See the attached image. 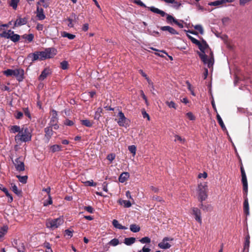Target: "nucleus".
<instances>
[{
	"instance_id": "obj_50",
	"label": "nucleus",
	"mask_w": 252,
	"mask_h": 252,
	"mask_svg": "<svg viewBox=\"0 0 252 252\" xmlns=\"http://www.w3.org/2000/svg\"><path fill=\"white\" fill-rule=\"evenodd\" d=\"M53 203L52 197L49 195L48 199L44 202V206H47L52 204Z\"/></svg>"
},
{
	"instance_id": "obj_1",
	"label": "nucleus",
	"mask_w": 252,
	"mask_h": 252,
	"mask_svg": "<svg viewBox=\"0 0 252 252\" xmlns=\"http://www.w3.org/2000/svg\"><path fill=\"white\" fill-rule=\"evenodd\" d=\"M199 38L202 47L199 49L200 52L197 51V53L204 64H207L209 68L212 67L215 62L213 52L206 41L202 37Z\"/></svg>"
},
{
	"instance_id": "obj_37",
	"label": "nucleus",
	"mask_w": 252,
	"mask_h": 252,
	"mask_svg": "<svg viewBox=\"0 0 252 252\" xmlns=\"http://www.w3.org/2000/svg\"><path fill=\"white\" fill-rule=\"evenodd\" d=\"M23 114L24 113L25 115L28 117L29 119L31 120L32 119L31 115L28 107L23 108Z\"/></svg>"
},
{
	"instance_id": "obj_11",
	"label": "nucleus",
	"mask_w": 252,
	"mask_h": 252,
	"mask_svg": "<svg viewBox=\"0 0 252 252\" xmlns=\"http://www.w3.org/2000/svg\"><path fill=\"white\" fill-rule=\"evenodd\" d=\"M118 116L119 117L117 122L118 125L121 126H126L128 124V120L125 117L124 114L122 111H120Z\"/></svg>"
},
{
	"instance_id": "obj_8",
	"label": "nucleus",
	"mask_w": 252,
	"mask_h": 252,
	"mask_svg": "<svg viewBox=\"0 0 252 252\" xmlns=\"http://www.w3.org/2000/svg\"><path fill=\"white\" fill-rule=\"evenodd\" d=\"M52 115L51 118L49 125L51 126H53L54 129H58L59 127V126L58 125V113H57V112L55 110H52Z\"/></svg>"
},
{
	"instance_id": "obj_33",
	"label": "nucleus",
	"mask_w": 252,
	"mask_h": 252,
	"mask_svg": "<svg viewBox=\"0 0 252 252\" xmlns=\"http://www.w3.org/2000/svg\"><path fill=\"white\" fill-rule=\"evenodd\" d=\"M130 230L133 232H137L140 231V227L135 224H132L130 225Z\"/></svg>"
},
{
	"instance_id": "obj_32",
	"label": "nucleus",
	"mask_w": 252,
	"mask_h": 252,
	"mask_svg": "<svg viewBox=\"0 0 252 252\" xmlns=\"http://www.w3.org/2000/svg\"><path fill=\"white\" fill-rule=\"evenodd\" d=\"M17 178L18 179L19 182H20L22 184H25L27 183V180H28V177L27 175H25V176H22L20 175H17Z\"/></svg>"
},
{
	"instance_id": "obj_10",
	"label": "nucleus",
	"mask_w": 252,
	"mask_h": 252,
	"mask_svg": "<svg viewBox=\"0 0 252 252\" xmlns=\"http://www.w3.org/2000/svg\"><path fill=\"white\" fill-rule=\"evenodd\" d=\"M0 36L7 39L10 38L14 42H16V34L14 33V32L11 30L2 32L0 33Z\"/></svg>"
},
{
	"instance_id": "obj_31",
	"label": "nucleus",
	"mask_w": 252,
	"mask_h": 252,
	"mask_svg": "<svg viewBox=\"0 0 252 252\" xmlns=\"http://www.w3.org/2000/svg\"><path fill=\"white\" fill-rule=\"evenodd\" d=\"M81 124L88 127H91L93 126V122L89 120H81Z\"/></svg>"
},
{
	"instance_id": "obj_39",
	"label": "nucleus",
	"mask_w": 252,
	"mask_h": 252,
	"mask_svg": "<svg viewBox=\"0 0 252 252\" xmlns=\"http://www.w3.org/2000/svg\"><path fill=\"white\" fill-rule=\"evenodd\" d=\"M60 65L61 68L63 70H65L68 68V62L66 61H63L61 62Z\"/></svg>"
},
{
	"instance_id": "obj_7",
	"label": "nucleus",
	"mask_w": 252,
	"mask_h": 252,
	"mask_svg": "<svg viewBox=\"0 0 252 252\" xmlns=\"http://www.w3.org/2000/svg\"><path fill=\"white\" fill-rule=\"evenodd\" d=\"M33 38L34 35L32 33L24 34L22 36L17 34V42L30 43L33 40Z\"/></svg>"
},
{
	"instance_id": "obj_56",
	"label": "nucleus",
	"mask_w": 252,
	"mask_h": 252,
	"mask_svg": "<svg viewBox=\"0 0 252 252\" xmlns=\"http://www.w3.org/2000/svg\"><path fill=\"white\" fill-rule=\"evenodd\" d=\"M69 17L71 18L73 21H74L75 22L77 21V20L78 19V16H77L75 13H72Z\"/></svg>"
},
{
	"instance_id": "obj_45",
	"label": "nucleus",
	"mask_w": 252,
	"mask_h": 252,
	"mask_svg": "<svg viewBox=\"0 0 252 252\" xmlns=\"http://www.w3.org/2000/svg\"><path fill=\"white\" fill-rule=\"evenodd\" d=\"M85 183L86 185L90 187H95L96 186V183L94 182V181L92 180L91 181H87Z\"/></svg>"
},
{
	"instance_id": "obj_55",
	"label": "nucleus",
	"mask_w": 252,
	"mask_h": 252,
	"mask_svg": "<svg viewBox=\"0 0 252 252\" xmlns=\"http://www.w3.org/2000/svg\"><path fill=\"white\" fill-rule=\"evenodd\" d=\"M142 116L144 118H147V120L148 121H150V116L149 115V114L145 111V110H143L142 111Z\"/></svg>"
},
{
	"instance_id": "obj_43",
	"label": "nucleus",
	"mask_w": 252,
	"mask_h": 252,
	"mask_svg": "<svg viewBox=\"0 0 252 252\" xmlns=\"http://www.w3.org/2000/svg\"><path fill=\"white\" fill-rule=\"evenodd\" d=\"M175 141H179L181 143L183 144L185 142V139L184 138H182L180 136L178 135H176L175 136Z\"/></svg>"
},
{
	"instance_id": "obj_62",
	"label": "nucleus",
	"mask_w": 252,
	"mask_h": 252,
	"mask_svg": "<svg viewBox=\"0 0 252 252\" xmlns=\"http://www.w3.org/2000/svg\"><path fill=\"white\" fill-rule=\"evenodd\" d=\"M26 251L25 250V248L24 247V244L22 243V248H19L18 249V252H26Z\"/></svg>"
},
{
	"instance_id": "obj_28",
	"label": "nucleus",
	"mask_w": 252,
	"mask_h": 252,
	"mask_svg": "<svg viewBox=\"0 0 252 252\" xmlns=\"http://www.w3.org/2000/svg\"><path fill=\"white\" fill-rule=\"evenodd\" d=\"M112 224L113 226L119 229H126L125 226H123L121 224H120L118 222V221L116 220H114L112 221Z\"/></svg>"
},
{
	"instance_id": "obj_22",
	"label": "nucleus",
	"mask_w": 252,
	"mask_h": 252,
	"mask_svg": "<svg viewBox=\"0 0 252 252\" xmlns=\"http://www.w3.org/2000/svg\"><path fill=\"white\" fill-rule=\"evenodd\" d=\"M243 210L244 213L247 215H249V205L248 202V199L244 200L243 203Z\"/></svg>"
},
{
	"instance_id": "obj_5",
	"label": "nucleus",
	"mask_w": 252,
	"mask_h": 252,
	"mask_svg": "<svg viewBox=\"0 0 252 252\" xmlns=\"http://www.w3.org/2000/svg\"><path fill=\"white\" fill-rule=\"evenodd\" d=\"M198 199L200 202H203L207 198L208 186L207 183H200L198 186Z\"/></svg>"
},
{
	"instance_id": "obj_63",
	"label": "nucleus",
	"mask_w": 252,
	"mask_h": 252,
	"mask_svg": "<svg viewBox=\"0 0 252 252\" xmlns=\"http://www.w3.org/2000/svg\"><path fill=\"white\" fill-rule=\"evenodd\" d=\"M139 72L143 77H145L147 79H148L147 74L143 71V70L140 69L139 70Z\"/></svg>"
},
{
	"instance_id": "obj_53",
	"label": "nucleus",
	"mask_w": 252,
	"mask_h": 252,
	"mask_svg": "<svg viewBox=\"0 0 252 252\" xmlns=\"http://www.w3.org/2000/svg\"><path fill=\"white\" fill-rule=\"evenodd\" d=\"M64 124L68 126H72L74 125V122L68 119H66L64 122Z\"/></svg>"
},
{
	"instance_id": "obj_36",
	"label": "nucleus",
	"mask_w": 252,
	"mask_h": 252,
	"mask_svg": "<svg viewBox=\"0 0 252 252\" xmlns=\"http://www.w3.org/2000/svg\"><path fill=\"white\" fill-rule=\"evenodd\" d=\"M195 30L198 31L201 34H204V29L201 25H196L193 26Z\"/></svg>"
},
{
	"instance_id": "obj_47",
	"label": "nucleus",
	"mask_w": 252,
	"mask_h": 252,
	"mask_svg": "<svg viewBox=\"0 0 252 252\" xmlns=\"http://www.w3.org/2000/svg\"><path fill=\"white\" fill-rule=\"evenodd\" d=\"M243 190L244 200L246 199H248L247 197L248 192V187H243Z\"/></svg>"
},
{
	"instance_id": "obj_12",
	"label": "nucleus",
	"mask_w": 252,
	"mask_h": 252,
	"mask_svg": "<svg viewBox=\"0 0 252 252\" xmlns=\"http://www.w3.org/2000/svg\"><path fill=\"white\" fill-rule=\"evenodd\" d=\"M240 170L241 172L242 183L243 184V187H248L246 174L242 162H241Z\"/></svg>"
},
{
	"instance_id": "obj_15",
	"label": "nucleus",
	"mask_w": 252,
	"mask_h": 252,
	"mask_svg": "<svg viewBox=\"0 0 252 252\" xmlns=\"http://www.w3.org/2000/svg\"><path fill=\"white\" fill-rule=\"evenodd\" d=\"M235 0H217L213 2H210L208 4L210 6H217L220 5L224 4L226 3L232 2Z\"/></svg>"
},
{
	"instance_id": "obj_54",
	"label": "nucleus",
	"mask_w": 252,
	"mask_h": 252,
	"mask_svg": "<svg viewBox=\"0 0 252 252\" xmlns=\"http://www.w3.org/2000/svg\"><path fill=\"white\" fill-rule=\"evenodd\" d=\"M115 158V155L114 154H110L107 156V159L112 162Z\"/></svg>"
},
{
	"instance_id": "obj_16",
	"label": "nucleus",
	"mask_w": 252,
	"mask_h": 252,
	"mask_svg": "<svg viewBox=\"0 0 252 252\" xmlns=\"http://www.w3.org/2000/svg\"><path fill=\"white\" fill-rule=\"evenodd\" d=\"M51 73L49 68H45L42 72L38 77L39 81H43L46 77Z\"/></svg>"
},
{
	"instance_id": "obj_29",
	"label": "nucleus",
	"mask_w": 252,
	"mask_h": 252,
	"mask_svg": "<svg viewBox=\"0 0 252 252\" xmlns=\"http://www.w3.org/2000/svg\"><path fill=\"white\" fill-rule=\"evenodd\" d=\"M217 120L219 125H220V127H221L222 129L223 130H225L226 127L223 122V121H222L221 118L220 117V115L219 114H217Z\"/></svg>"
},
{
	"instance_id": "obj_18",
	"label": "nucleus",
	"mask_w": 252,
	"mask_h": 252,
	"mask_svg": "<svg viewBox=\"0 0 252 252\" xmlns=\"http://www.w3.org/2000/svg\"><path fill=\"white\" fill-rule=\"evenodd\" d=\"M160 29L162 31H168L169 33H170L172 34H179L178 32H177L174 28L170 26H162L160 27Z\"/></svg>"
},
{
	"instance_id": "obj_48",
	"label": "nucleus",
	"mask_w": 252,
	"mask_h": 252,
	"mask_svg": "<svg viewBox=\"0 0 252 252\" xmlns=\"http://www.w3.org/2000/svg\"><path fill=\"white\" fill-rule=\"evenodd\" d=\"M119 240L116 238L112 239L110 242V244L113 246H116L118 245L119 244Z\"/></svg>"
},
{
	"instance_id": "obj_46",
	"label": "nucleus",
	"mask_w": 252,
	"mask_h": 252,
	"mask_svg": "<svg viewBox=\"0 0 252 252\" xmlns=\"http://www.w3.org/2000/svg\"><path fill=\"white\" fill-rule=\"evenodd\" d=\"M250 240H245V241L244 245V251H246V250H247V251H248L249 248L250 247Z\"/></svg>"
},
{
	"instance_id": "obj_52",
	"label": "nucleus",
	"mask_w": 252,
	"mask_h": 252,
	"mask_svg": "<svg viewBox=\"0 0 252 252\" xmlns=\"http://www.w3.org/2000/svg\"><path fill=\"white\" fill-rule=\"evenodd\" d=\"M186 116H187V117L190 120H191V121H193V120H194L195 118V117L194 116V115H193V114L190 112H188L187 114H186Z\"/></svg>"
},
{
	"instance_id": "obj_27",
	"label": "nucleus",
	"mask_w": 252,
	"mask_h": 252,
	"mask_svg": "<svg viewBox=\"0 0 252 252\" xmlns=\"http://www.w3.org/2000/svg\"><path fill=\"white\" fill-rule=\"evenodd\" d=\"M135 241V238L134 237H129L125 239V244L127 246H130L133 244Z\"/></svg>"
},
{
	"instance_id": "obj_25",
	"label": "nucleus",
	"mask_w": 252,
	"mask_h": 252,
	"mask_svg": "<svg viewBox=\"0 0 252 252\" xmlns=\"http://www.w3.org/2000/svg\"><path fill=\"white\" fill-rule=\"evenodd\" d=\"M3 74H4L7 77H10L12 76H16V70H12L10 69H8L6 70H4L3 72Z\"/></svg>"
},
{
	"instance_id": "obj_64",
	"label": "nucleus",
	"mask_w": 252,
	"mask_h": 252,
	"mask_svg": "<svg viewBox=\"0 0 252 252\" xmlns=\"http://www.w3.org/2000/svg\"><path fill=\"white\" fill-rule=\"evenodd\" d=\"M89 29V25L88 24H85L83 25L82 30L84 32L88 31Z\"/></svg>"
},
{
	"instance_id": "obj_44",
	"label": "nucleus",
	"mask_w": 252,
	"mask_h": 252,
	"mask_svg": "<svg viewBox=\"0 0 252 252\" xmlns=\"http://www.w3.org/2000/svg\"><path fill=\"white\" fill-rule=\"evenodd\" d=\"M84 209L90 213H93L94 211V209L91 206H85Z\"/></svg>"
},
{
	"instance_id": "obj_34",
	"label": "nucleus",
	"mask_w": 252,
	"mask_h": 252,
	"mask_svg": "<svg viewBox=\"0 0 252 252\" xmlns=\"http://www.w3.org/2000/svg\"><path fill=\"white\" fill-rule=\"evenodd\" d=\"M189 39L190 40V41L194 44H195V45H196L198 48L199 49H201L200 47H201V42L200 41H199V40H198L197 39H195V38H194L193 37H189Z\"/></svg>"
},
{
	"instance_id": "obj_40",
	"label": "nucleus",
	"mask_w": 252,
	"mask_h": 252,
	"mask_svg": "<svg viewBox=\"0 0 252 252\" xmlns=\"http://www.w3.org/2000/svg\"><path fill=\"white\" fill-rule=\"evenodd\" d=\"M139 241L142 243H150L151 242V239L148 237H145L141 239Z\"/></svg>"
},
{
	"instance_id": "obj_60",
	"label": "nucleus",
	"mask_w": 252,
	"mask_h": 252,
	"mask_svg": "<svg viewBox=\"0 0 252 252\" xmlns=\"http://www.w3.org/2000/svg\"><path fill=\"white\" fill-rule=\"evenodd\" d=\"M207 177V174L206 172H204L203 173H200V174H199V175L198 176V177L199 178H206Z\"/></svg>"
},
{
	"instance_id": "obj_17",
	"label": "nucleus",
	"mask_w": 252,
	"mask_h": 252,
	"mask_svg": "<svg viewBox=\"0 0 252 252\" xmlns=\"http://www.w3.org/2000/svg\"><path fill=\"white\" fill-rule=\"evenodd\" d=\"M36 17L39 20H43L45 18L43 9L42 8H40L38 6L36 7Z\"/></svg>"
},
{
	"instance_id": "obj_58",
	"label": "nucleus",
	"mask_w": 252,
	"mask_h": 252,
	"mask_svg": "<svg viewBox=\"0 0 252 252\" xmlns=\"http://www.w3.org/2000/svg\"><path fill=\"white\" fill-rule=\"evenodd\" d=\"M43 247L46 248V250H51V249H51V245H50V244L49 242H45L43 244Z\"/></svg>"
},
{
	"instance_id": "obj_57",
	"label": "nucleus",
	"mask_w": 252,
	"mask_h": 252,
	"mask_svg": "<svg viewBox=\"0 0 252 252\" xmlns=\"http://www.w3.org/2000/svg\"><path fill=\"white\" fill-rule=\"evenodd\" d=\"M8 25H13L14 27L16 26V20H12L11 22H9L8 24H3L1 25L2 27H7L8 26Z\"/></svg>"
},
{
	"instance_id": "obj_21",
	"label": "nucleus",
	"mask_w": 252,
	"mask_h": 252,
	"mask_svg": "<svg viewBox=\"0 0 252 252\" xmlns=\"http://www.w3.org/2000/svg\"><path fill=\"white\" fill-rule=\"evenodd\" d=\"M24 71L22 69H17V80L20 82L24 79Z\"/></svg>"
},
{
	"instance_id": "obj_23",
	"label": "nucleus",
	"mask_w": 252,
	"mask_h": 252,
	"mask_svg": "<svg viewBox=\"0 0 252 252\" xmlns=\"http://www.w3.org/2000/svg\"><path fill=\"white\" fill-rule=\"evenodd\" d=\"M118 202L121 205H123L125 208H129L131 206V203L128 200L120 199L119 200Z\"/></svg>"
},
{
	"instance_id": "obj_30",
	"label": "nucleus",
	"mask_w": 252,
	"mask_h": 252,
	"mask_svg": "<svg viewBox=\"0 0 252 252\" xmlns=\"http://www.w3.org/2000/svg\"><path fill=\"white\" fill-rule=\"evenodd\" d=\"M50 150L53 153L60 151L62 150V146L59 145H53L50 148Z\"/></svg>"
},
{
	"instance_id": "obj_13",
	"label": "nucleus",
	"mask_w": 252,
	"mask_h": 252,
	"mask_svg": "<svg viewBox=\"0 0 252 252\" xmlns=\"http://www.w3.org/2000/svg\"><path fill=\"white\" fill-rule=\"evenodd\" d=\"M53 126H49L44 128L45 137L46 139L47 142H48L53 134V131L52 130Z\"/></svg>"
},
{
	"instance_id": "obj_2",
	"label": "nucleus",
	"mask_w": 252,
	"mask_h": 252,
	"mask_svg": "<svg viewBox=\"0 0 252 252\" xmlns=\"http://www.w3.org/2000/svg\"><path fill=\"white\" fill-rule=\"evenodd\" d=\"M56 55V50L53 48H46L42 51H36L29 54L28 58L34 62L36 61H43L46 59L53 58Z\"/></svg>"
},
{
	"instance_id": "obj_6",
	"label": "nucleus",
	"mask_w": 252,
	"mask_h": 252,
	"mask_svg": "<svg viewBox=\"0 0 252 252\" xmlns=\"http://www.w3.org/2000/svg\"><path fill=\"white\" fill-rule=\"evenodd\" d=\"M63 222V220L62 218H58L56 219H48L46 221V226L47 228L54 230Z\"/></svg>"
},
{
	"instance_id": "obj_3",
	"label": "nucleus",
	"mask_w": 252,
	"mask_h": 252,
	"mask_svg": "<svg viewBox=\"0 0 252 252\" xmlns=\"http://www.w3.org/2000/svg\"><path fill=\"white\" fill-rule=\"evenodd\" d=\"M17 138L21 142H26L31 140L32 134L27 126H24L22 128L17 126Z\"/></svg>"
},
{
	"instance_id": "obj_24",
	"label": "nucleus",
	"mask_w": 252,
	"mask_h": 252,
	"mask_svg": "<svg viewBox=\"0 0 252 252\" xmlns=\"http://www.w3.org/2000/svg\"><path fill=\"white\" fill-rule=\"evenodd\" d=\"M25 170V164L23 161L18 160L17 158V171H23Z\"/></svg>"
},
{
	"instance_id": "obj_49",
	"label": "nucleus",
	"mask_w": 252,
	"mask_h": 252,
	"mask_svg": "<svg viewBox=\"0 0 252 252\" xmlns=\"http://www.w3.org/2000/svg\"><path fill=\"white\" fill-rule=\"evenodd\" d=\"M199 207L203 210L208 211L209 210V208L210 207L209 205H204L202 203V202H201V203L199 205Z\"/></svg>"
},
{
	"instance_id": "obj_20",
	"label": "nucleus",
	"mask_w": 252,
	"mask_h": 252,
	"mask_svg": "<svg viewBox=\"0 0 252 252\" xmlns=\"http://www.w3.org/2000/svg\"><path fill=\"white\" fill-rule=\"evenodd\" d=\"M129 177V174L127 172H123L119 177V181L121 183L125 182Z\"/></svg>"
},
{
	"instance_id": "obj_59",
	"label": "nucleus",
	"mask_w": 252,
	"mask_h": 252,
	"mask_svg": "<svg viewBox=\"0 0 252 252\" xmlns=\"http://www.w3.org/2000/svg\"><path fill=\"white\" fill-rule=\"evenodd\" d=\"M151 251V249L149 248H146L145 246H144L142 249L139 251V252H150Z\"/></svg>"
},
{
	"instance_id": "obj_42",
	"label": "nucleus",
	"mask_w": 252,
	"mask_h": 252,
	"mask_svg": "<svg viewBox=\"0 0 252 252\" xmlns=\"http://www.w3.org/2000/svg\"><path fill=\"white\" fill-rule=\"evenodd\" d=\"M27 20L25 18H19L17 19V22L19 25H23L27 23Z\"/></svg>"
},
{
	"instance_id": "obj_38",
	"label": "nucleus",
	"mask_w": 252,
	"mask_h": 252,
	"mask_svg": "<svg viewBox=\"0 0 252 252\" xmlns=\"http://www.w3.org/2000/svg\"><path fill=\"white\" fill-rule=\"evenodd\" d=\"M7 231V228L6 227H2L0 229V241H2V238L5 235Z\"/></svg>"
},
{
	"instance_id": "obj_4",
	"label": "nucleus",
	"mask_w": 252,
	"mask_h": 252,
	"mask_svg": "<svg viewBox=\"0 0 252 252\" xmlns=\"http://www.w3.org/2000/svg\"><path fill=\"white\" fill-rule=\"evenodd\" d=\"M148 9L151 11L152 12L160 14L161 16L164 17L166 16V22L168 24L172 25L173 23H174L175 22H176V19L173 17L172 15H170L168 14H167L164 11L158 9V8L155 7L154 6H151L148 7Z\"/></svg>"
},
{
	"instance_id": "obj_41",
	"label": "nucleus",
	"mask_w": 252,
	"mask_h": 252,
	"mask_svg": "<svg viewBox=\"0 0 252 252\" xmlns=\"http://www.w3.org/2000/svg\"><path fill=\"white\" fill-rule=\"evenodd\" d=\"M128 150L131 153L133 154V155H135L136 151V147L134 145L129 146L128 147Z\"/></svg>"
},
{
	"instance_id": "obj_35",
	"label": "nucleus",
	"mask_w": 252,
	"mask_h": 252,
	"mask_svg": "<svg viewBox=\"0 0 252 252\" xmlns=\"http://www.w3.org/2000/svg\"><path fill=\"white\" fill-rule=\"evenodd\" d=\"M165 103L169 108H173L175 109H176L177 108V105L172 101H167L165 102Z\"/></svg>"
},
{
	"instance_id": "obj_14",
	"label": "nucleus",
	"mask_w": 252,
	"mask_h": 252,
	"mask_svg": "<svg viewBox=\"0 0 252 252\" xmlns=\"http://www.w3.org/2000/svg\"><path fill=\"white\" fill-rule=\"evenodd\" d=\"M192 210L193 215L195 216V220L201 224L202 223V219L201 217L200 210L198 208L196 207L192 208Z\"/></svg>"
},
{
	"instance_id": "obj_9",
	"label": "nucleus",
	"mask_w": 252,
	"mask_h": 252,
	"mask_svg": "<svg viewBox=\"0 0 252 252\" xmlns=\"http://www.w3.org/2000/svg\"><path fill=\"white\" fill-rule=\"evenodd\" d=\"M174 240L173 238L166 237H164L162 241L158 244V246L162 249H167L171 247V245L167 241H172Z\"/></svg>"
},
{
	"instance_id": "obj_61",
	"label": "nucleus",
	"mask_w": 252,
	"mask_h": 252,
	"mask_svg": "<svg viewBox=\"0 0 252 252\" xmlns=\"http://www.w3.org/2000/svg\"><path fill=\"white\" fill-rule=\"evenodd\" d=\"M23 116V113L22 112H17V119H22Z\"/></svg>"
},
{
	"instance_id": "obj_26",
	"label": "nucleus",
	"mask_w": 252,
	"mask_h": 252,
	"mask_svg": "<svg viewBox=\"0 0 252 252\" xmlns=\"http://www.w3.org/2000/svg\"><path fill=\"white\" fill-rule=\"evenodd\" d=\"M61 35L63 37H67L70 40H72L75 37V35L69 33L65 31L62 32H61Z\"/></svg>"
},
{
	"instance_id": "obj_51",
	"label": "nucleus",
	"mask_w": 252,
	"mask_h": 252,
	"mask_svg": "<svg viewBox=\"0 0 252 252\" xmlns=\"http://www.w3.org/2000/svg\"><path fill=\"white\" fill-rule=\"evenodd\" d=\"M69 22V23L68 24V26L69 28H73L74 27L73 22H75L74 21H73L71 18H70L69 17L67 18L66 19Z\"/></svg>"
},
{
	"instance_id": "obj_19",
	"label": "nucleus",
	"mask_w": 252,
	"mask_h": 252,
	"mask_svg": "<svg viewBox=\"0 0 252 252\" xmlns=\"http://www.w3.org/2000/svg\"><path fill=\"white\" fill-rule=\"evenodd\" d=\"M0 189L4 192L5 195L8 197V202H12L13 201V197L12 195L9 193L8 189L4 187H3L1 185H0Z\"/></svg>"
}]
</instances>
